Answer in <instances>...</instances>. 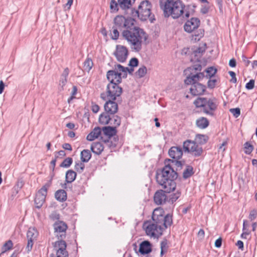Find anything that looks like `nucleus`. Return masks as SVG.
<instances>
[{
    "label": "nucleus",
    "instance_id": "f257e3e1",
    "mask_svg": "<svg viewBox=\"0 0 257 257\" xmlns=\"http://www.w3.org/2000/svg\"><path fill=\"white\" fill-rule=\"evenodd\" d=\"M134 18L117 15L113 19V24L126 40L133 51L138 52L142 48V44L147 39L146 33L143 30L135 26Z\"/></svg>",
    "mask_w": 257,
    "mask_h": 257
},
{
    "label": "nucleus",
    "instance_id": "f03ea898",
    "mask_svg": "<svg viewBox=\"0 0 257 257\" xmlns=\"http://www.w3.org/2000/svg\"><path fill=\"white\" fill-rule=\"evenodd\" d=\"M160 6L163 11L165 17L171 16L174 19L180 17L186 19L190 16V12L180 1L160 0Z\"/></svg>",
    "mask_w": 257,
    "mask_h": 257
},
{
    "label": "nucleus",
    "instance_id": "7ed1b4c3",
    "mask_svg": "<svg viewBox=\"0 0 257 257\" xmlns=\"http://www.w3.org/2000/svg\"><path fill=\"white\" fill-rule=\"evenodd\" d=\"M178 174L170 164L166 165L160 171H157L156 181L161 187L168 193L174 191L176 187L175 180Z\"/></svg>",
    "mask_w": 257,
    "mask_h": 257
},
{
    "label": "nucleus",
    "instance_id": "20e7f679",
    "mask_svg": "<svg viewBox=\"0 0 257 257\" xmlns=\"http://www.w3.org/2000/svg\"><path fill=\"white\" fill-rule=\"evenodd\" d=\"M168 218L166 223H157L153 220L147 221L144 223L143 227L145 229L147 235L154 238H158L163 234V232L169 226H171V220Z\"/></svg>",
    "mask_w": 257,
    "mask_h": 257
},
{
    "label": "nucleus",
    "instance_id": "39448f33",
    "mask_svg": "<svg viewBox=\"0 0 257 257\" xmlns=\"http://www.w3.org/2000/svg\"><path fill=\"white\" fill-rule=\"evenodd\" d=\"M204 77V73H198L189 74L185 80V83L187 85H191L190 88L191 93L193 95H199L202 94L205 90V86L198 81Z\"/></svg>",
    "mask_w": 257,
    "mask_h": 257
},
{
    "label": "nucleus",
    "instance_id": "423d86ee",
    "mask_svg": "<svg viewBox=\"0 0 257 257\" xmlns=\"http://www.w3.org/2000/svg\"><path fill=\"white\" fill-rule=\"evenodd\" d=\"M194 104L197 107H202L204 113L211 116L213 115L217 106L214 99L204 97H198L194 101Z\"/></svg>",
    "mask_w": 257,
    "mask_h": 257
},
{
    "label": "nucleus",
    "instance_id": "0eeeda50",
    "mask_svg": "<svg viewBox=\"0 0 257 257\" xmlns=\"http://www.w3.org/2000/svg\"><path fill=\"white\" fill-rule=\"evenodd\" d=\"M152 5L148 1L142 2L139 6L138 10H133L132 15L133 17H138L142 21H146L148 19L152 20L151 17Z\"/></svg>",
    "mask_w": 257,
    "mask_h": 257
},
{
    "label": "nucleus",
    "instance_id": "6e6552de",
    "mask_svg": "<svg viewBox=\"0 0 257 257\" xmlns=\"http://www.w3.org/2000/svg\"><path fill=\"white\" fill-rule=\"evenodd\" d=\"M106 77L109 82L119 84L121 82L122 78L126 77V74L124 67L117 64L114 65L113 70L107 71Z\"/></svg>",
    "mask_w": 257,
    "mask_h": 257
},
{
    "label": "nucleus",
    "instance_id": "1a4fd4ad",
    "mask_svg": "<svg viewBox=\"0 0 257 257\" xmlns=\"http://www.w3.org/2000/svg\"><path fill=\"white\" fill-rule=\"evenodd\" d=\"M119 84L109 82L107 85L105 92L100 95V97L105 100L106 98L115 100L117 97H119L122 93V89L118 85Z\"/></svg>",
    "mask_w": 257,
    "mask_h": 257
},
{
    "label": "nucleus",
    "instance_id": "9d476101",
    "mask_svg": "<svg viewBox=\"0 0 257 257\" xmlns=\"http://www.w3.org/2000/svg\"><path fill=\"white\" fill-rule=\"evenodd\" d=\"M183 149L185 152L191 153L195 157L200 156L202 153V148L195 142L187 140L183 143Z\"/></svg>",
    "mask_w": 257,
    "mask_h": 257
},
{
    "label": "nucleus",
    "instance_id": "9b49d317",
    "mask_svg": "<svg viewBox=\"0 0 257 257\" xmlns=\"http://www.w3.org/2000/svg\"><path fill=\"white\" fill-rule=\"evenodd\" d=\"M170 218L171 220V225L173 223L172 215L170 214H164V210L161 208L158 207L154 209L152 214V220L155 222L157 223H166L167 219Z\"/></svg>",
    "mask_w": 257,
    "mask_h": 257
},
{
    "label": "nucleus",
    "instance_id": "f8f14e48",
    "mask_svg": "<svg viewBox=\"0 0 257 257\" xmlns=\"http://www.w3.org/2000/svg\"><path fill=\"white\" fill-rule=\"evenodd\" d=\"M53 247L56 250L57 257H68V252L66 250V243L63 239L55 242Z\"/></svg>",
    "mask_w": 257,
    "mask_h": 257
},
{
    "label": "nucleus",
    "instance_id": "ddd939ff",
    "mask_svg": "<svg viewBox=\"0 0 257 257\" xmlns=\"http://www.w3.org/2000/svg\"><path fill=\"white\" fill-rule=\"evenodd\" d=\"M55 235L58 239H64L66 237L67 224L63 221H57L54 224Z\"/></svg>",
    "mask_w": 257,
    "mask_h": 257
},
{
    "label": "nucleus",
    "instance_id": "4468645a",
    "mask_svg": "<svg viewBox=\"0 0 257 257\" xmlns=\"http://www.w3.org/2000/svg\"><path fill=\"white\" fill-rule=\"evenodd\" d=\"M114 55L118 61L124 62L127 57L128 50L125 46L119 45H117Z\"/></svg>",
    "mask_w": 257,
    "mask_h": 257
},
{
    "label": "nucleus",
    "instance_id": "2eb2a0df",
    "mask_svg": "<svg viewBox=\"0 0 257 257\" xmlns=\"http://www.w3.org/2000/svg\"><path fill=\"white\" fill-rule=\"evenodd\" d=\"M38 235L37 230L34 228H30L27 231V237L28 239V243L26 246V249L28 252L31 250L34 241L36 239Z\"/></svg>",
    "mask_w": 257,
    "mask_h": 257
},
{
    "label": "nucleus",
    "instance_id": "dca6fc26",
    "mask_svg": "<svg viewBox=\"0 0 257 257\" xmlns=\"http://www.w3.org/2000/svg\"><path fill=\"white\" fill-rule=\"evenodd\" d=\"M200 24V21L199 19L192 18L185 23L184 26V30L186 32L191 33L199 27Z\"/></svg>",
    "mask_w": 257,
    "mask_h": 257
},
{
    "label": "nucleus",
    "instance_id": "f3484780",
    "mask_svg": "<svg viewBox=\"0 0 257 257\" xmlns=\"http://www.w3.org/2000/svg\"><path fill=\"white\" fill-rule=\"evenodd\" d=\"M104 108L105 111L112 115L117 112L118 105L114 100L109 99L104 104Z\"/></svg>",
    "mask_w": 257,
    "mask_h": 257
},
{
    "label": "nucleus",
    "instance_id": "a211bd4d",
    "mask_svg": "<svg viewBox=\"0 0 257 257\" xmlns=\"http://www.w3.org/2000/svg\"><path fill=\"white\" fill-rule=\"evenodd\" d=\"M168 193L165 191V190H161L157 191L154 196V200L156 204L161 205L166 202L167 200V195L165 193Z\"/></svg>",
    "mask_w": 257,
    "mask_h": 257
},
{
    "label": "nucleus",
    "instance_id": "6ab92c4d",
    "mask_svg": "<svg viewBox=\"0 0 257 257\" xmlns=\"http://www.w3.org/2000/svg\"><path fill=\"white\" fill-rule=\"evenodd\" d=\"M169 155L174 159H180L183 155L182 149L179 147H172L169 151Z\"/></svg>",
    "mask_w": 257,
    "mask_h": 257
},
{
    "label": "nucleus",
    "instance_id": "aec40b11",
    "mask_svg": "<svg viewBox=\"0 0 257 257\" xmlns=\"http://www.w3.org/2000/svg\"><path fill=\"white\" fill-rule=\"evenodd\" d=\"M139 251L142 254L149 253L152 251V244L148 240L142 242L140 245Z\"/></svg>",
    "mask_w": 257,
    "mask_h": 257
},
{
    "label": "nucleus",
    "instance_id": "412c9836",
    "mask_svg": "<svg viewBox=\"0 0 257 257\" xmlns=\"http://www.w3.org/2000/svg\"><path fill=\"white\" fill-rule=\"evenodd\" d=\"M69 69L68 68H66L61 75L58 88L60 91L64 90V86L67 82V77L69 75Z\"/></svg>",
    "mask_w": 257,
    "mask_h": 257
},
{
    "label": "nucleus",
    "instance_id": "4be33fe9",
    "mask_svg": "<svg viewBox=\"0 0 257 257\" xmlns=\"http://www.w3.org/2000/svg\"><path fill=\"white\" fill-rule=\"evenodd\" d=\"M102 131L99 127H95L93 131L90 133L87 136V140L92 141L95 139L98 138L101 133Z\"/></svg>",
    "mask_w": 257,
    "mask_h": 257
},
{
    "label": "nucleus",
    "instance_id": "5701e85b",
    "mask_svg": "<svg viewBox=\"0 0 257 257\" xmlns=\"http://www.w3.org/2000/svg\"><path fill=\"white\" fill-rule=\"evenodd\" d=\"M104 149L103 145L100 142L93 143L91 146V151L97 155L101 153Z\"/></svg>",
    "mask_w": 257,
    "mask_h": 257
},
{
    "label": "nucleus",
    "instance_id": "b1692460",
    "mask_svg": "<svg viewBox=\"0 0 257 257\" xmlns=\"http://www.w3.org/2000/svg\"><path fill=\"white\" fill-rule=\"evenodd\" d=\"M120 123V117L118 115L112 114L110 117V120H109V123L107 124L110 125L112 127H115V128H116L117 127L119 126Z\"/></svg>",
    "mask_w": 257,
    "mask_h": 257
},
{
    "label": "nucleus",
    "instance_id": "393cba45",
    "mask_svg": "<svg viewBox=\"0 0 257 257\" xmlns=\"http://www.w3.org/2000/svg\"><path fill=\"white\" fill-rule=\"evenodd\" d=\"M101 131L105 136H108L109 138L115 136L117 133L115 127L111 126H104Z\"/></svg>",
    "mask_w": 257,
    "mask_h": 257
},
{
    "label": "nucleus",
    "instance_id": "a878e982",
    "mask_svg": "<svg viewBox=\"0 0 257 257\" xmlns=\"http://www.w3.org/2000/svg\"><path fill=\"white\" fill-rule=\"evenodd\" d=\"M111 114L105 111L100 114L99 117V122L101 124H107L110 120V117Z\"/></svg>",
    "mask_w": 257,
    "mask_h": 257
},
{
    "label": "nucleus",
    "instance_id": "bb28decb",
    "mask_svg": "<svg viewBox=\"0 0 257 257\" xmlns=\"http://www.w3.org/2000/svg\"><path fill=\"white\" fill-rule=\"evenodd\" d=\"M136 0H117L119 6L122 10H126L131 8Z\"/></svg>",
    "mask_w": 257,
    "mask_h": 257
},
{
    "label": "nucleus",
    "instance_id": "cd10ccee",
    "mask_svg": "<svg viewBox=\"0 0 257 257\" xmlns=\"http://www.w3.org/2000/svg\"><path fill=\"white\" fill-rule=\"evenodd\" d=\"M209 122L208 120L204 117H201L197 119L196 121L197 126L200 128L204 129L209 125Z\"/></svg>",
    "mask_w": 257,
    "mask_h": 257
},
{
    "label": "nucleus",
    "instance_id": "c85d7f7f",
    "mask_svg": "<svg viewBox=\"0 0 257 257\" xmlns=\"http://www.w3.org/2000/svg\"><path fill=\"white\" fill-rule=\"evenodd\" d=\"M56 199L61 202L65 201L67 199V193L64 190L57 191L55 194Z\"/></svg>",
    "mask_w": 257,
    "mask_h": 257
},
{
    "label": "nucleus",
    "instance_id": "c756f323",
    "mask_svg": "<svg viewBox=\"0 0 257 257\" xmlns=\"http://www.w3.org/2000/svg\"><path fill=\"white\" fill-rule=\"evenodd\" d=\"M76 177V173L72 170H69L66 173V182L68 183L73 182Z\"/></svg>",
    "mask_w": 257,
    "mask_h": 257
},
{
    "label": "nucleus",
    "instance_id": "7c9ffc66",
    "mask_svg": "<svg viewBox=\"0 0 257 257\" xmlns=\"http://www.w3.org/2000/svg\"><path fill=\"white\" fill-rule=\"evenodd\" d=\"M202 69V66L200 64H196L190 67L187 70H185L186 73L189 72L190 74L193 73V74H196L198 73H201L200 71Z\"/></svg>",
    "mask_w": 257,
    "mask_h": 257
},
{
    "label": "nucleus",
    "instance_id": "2f4dec72",
    "mask_svg": "<svg viewBox=\"0 0 257 257\" xmlns=\"http://www.w3.org/2000/svg\"><path fill=\"white\" fill-rule=\"evenodd\" d=\"M91 157V154L89 150H83L81 152V160L82 162H88Z\"/></svg>",
    "mask_w": 257,
    "mask_h": 257
},
{
    "label": "nucleus",
    "instance_id": "473e14b6",
    "mask_svg": "<svg viewBox=\"0 0 257 257\" xmlns=\"http://www.w3.org/2000/svg\"><path fill=\"white\" fill-rule=\"evenodd\" d=\"M45 197H44L43 196H40V195H36V197L35 199V203L36 207L38 208H41L43 203L45 201Z\"/></svg>",
    "mask_w": 257,
    "mask_h": 257
},
{
    "label": "nucleus",
    "instance_id": "72a5a7b5",
    "mask_svg": "<svg viewBox=\"0 0 257 257\" xmlns=\"http://www.w3.org/2000/svg\"><path fill=\"white\" fill-rule=\"evenodd\" d=\"M217 72V69L213 67H210L205 70L206 75L204 77L207 78H211Z\"/></svg>",
    "mask_w": 257,
    "mask_h": 257
},
{
    "label": "nucleus",
    "instance_id": "f704fd0d",
    "mask_svg": "<svg viewBox=\"0 0 257 257\" xmlns=\"http://www.w3.org/2000/svg\"><path fill=\"white\" fill-rule=\"evenodd\" d=\"M50 186V183H46L37 193V195H40V196H43L44 197H46L47 194V190Z\"/></svg>",
    "mask_w": 257,
    "mask_h": 257
},
{
    "label": "nucleus",
    "instance_id": "c9c22d12",
    "mask_svg": "<svg viewBox=\"0 0 257 257\" xmlns=\"http://www.w3.org/2000/svg\"><path fill=\"white\" fill-rule=\"evenodd\" d=\"M204 36V30L202 29H199L195 31L194 34L192 35V40L195 41H198Z\"/></svg>",
    "mask_w": 257,
    "mask_h": 257
},
{
    "label": "nucleus",
    "instance_id": "e433bc0d",
    "mask_svg": "<svg viewBox=\"0 0 257 257\" xmlns=\"http://www.w3.org/2000/svg\"><path fill=\"white\" fill-rule=\"evenodd\" d=\"M93 62L90 58H87L84 62L83 68L85 71L89 72L93 66Z\"/></svg>",
    "mask_w": 257,
    "mask_h": 257
},
{
    "label": "nucleus",
    "instance_id": "4c0bfd02",
    "mask_svg": "<svg viewBox=\"0 0 257 257\" xmlns=\"http://www.w3.org/2000/svg\"><path fill=\"white\" fill-rule=\"evenodd\" d=\"M118 30V28H116L114 25L113 26L112 30L110 31V36L112 39L115 40L118 39L119 36Z\"/></svg>",
    "mask_w": 257,
    "mask_h": 257
},
{
    "label": "nucleus",
    "instance_id": "58836bf2",
    "mask_svg": "<svg viewBox=\"0 0 257 257\" xmlns=\"http://www.w3.org/2000/svg\"><path fill=\"white\" fill-rule=\"evenodd\" d=\"M193 174V167L190 166H188L183 172V177L184 179H187L191 177Z\"/></svg>",
    "mask_w": 257,
    "mask_h": 257
},
{
    "label": "nucleus",
    "instance_id": "ea45409f",
    "mask_svg": "<svg viewBox=\"0 0 257 257\" xmlns=\"http://www.w3.org/2000/svg\"><path fill=\"white\" fill-rule=\"evenodd\" d=\"M244 153L247 155H249L253 151L254 147L248 142H247L244 144Z\"/></svg>",
    "mask_w": 257,
    "mask_h": 257
},
{
    "label": "nucleus",
    "instance_id": "a19ab883",
    "mask_svg": "<svg viewBox=\"0 0 257 257\" xmlns=\"http://www.w3.org/2000/svg\"><path fill=\"white\" fill-rule=\"evenodd\" d=\"M169 161L171 162V164H170V165L172 167H173V166H175L176 167V171L178 170L181 169L182 167V163L181 161H178L176 159L175 160H169Z\"/></svg>",
    "mask_w": 257,
    "mask_h": 257
},
{
    "label": "nucleus",
    "instance_id": "79ce46f5",
    "mask_svg": "<svg viewBox=\"0 0 257 257\" xmlns=\"http://www.w3.org/2000/svg\"><path fill=\"white\" fill-rule=\"evenodd\" d=\"M161 255H163L165 252L167 251L168 243L166 239H164L161 242Z\"/></svg>",
    "mask_w": 257,
    "mask_h": 257
},
{
    "label": "nucleus",
    "instance_id": "37998d69",
    "mask_svg": "<svg viewBox=\"0 0 257 257\" xmlns=\"http://www.w3.org/2000/svg\"><path fill=\"white\" fill-rule=\"evenodd\" d=\"M13 247V242L11 240H9L5 243L2 247V253H4L7 250L11 249Z\"/></svg>",
    "mask_w": 257,
    "mask_h": 257
},
{
    "label": "nucleus",
    "instance_id": "c03bdc74",
    "mask_svg": "<svg viewBox=\"0 0 257 257\" xmlns=\"http://www.w3.org/2000/svg\"><path fill=\"white\" fill-rule=\"evenodd\" d=\"M73 162L71 158L68 157L66 158L60 164L61 167L68 168L70 166Z\"/></svg>",
    "mask_w": 257,
    "mask_h": 257
},
{
    "label": "nucleus",
    "instance_id": "a18cd8bd",
    "mask_svg": "<svg viewBox=\"0 0 257 257\" xmlns=\"http://www.w3.org/2000/svg\"><path fill=\"white\" fill-rule=\"evenodd\" d=\"M196 141L199 144H205L207 142V137L203 135H197L196 136Z\"/></svg>",
    "mask_w": 257,
    "mask_h": 257
},
{
    "label": "nucleus",
    "instance_id": "49530a36",
    "mask_svg": "<svg viewBox=\"0 0 257 257\" xmlns=\"http://www.w3.org/2000/svg\"><path fill=\"white\" fill-rule=\"evenodd\" d=\"M118 3H117L115 0H111L110 9L112 11L117 12L118 11Z\"/></svg>",
    "mask_w": 257,
    "mask_h": 257
},
{
    "label": "nucleus",
    "instance_id": "de8ad7c7",
    "mask_svg": "<svg viewBox=\"0 0 257 257\" xmlns=\"http://www.w3.org/2000/svg\"><path fill=\"white\" fill-rule=\"evenodd\" d=\"M85 165L82 162H76L75 169L79 173H81L84 170Z\"/></svg>",
    "mask_w": 257,
    "mask_h": 257
},
{
    "label": "nucleus",
    "instance_id": "09e8293b",
    "mask_svg": "<svg viewBox=\"0 0 257 257\" xmlns=\"http://www.w3.org/2000/svg\"><path fill=\"white\" fill-rule=\"evenodd\" d=\"M147 71V68L143 66L139 69L136 73L140 78H142L146 75Z\"/></svg>",
    "mask_w": 257,
    "mask_h": 257
},
{
    "label": "nucleus",
    "instance_id": "8fccbe9b",
    "mask_svg": "<svg viewBox=\"0 0 257 257\" xmlns=\"http://www.w3.org/2000/svg\"><path fill=\"white\" fill-rule=\"evenodd\" d=\"M229 110L235 118L238 117L240 114V110L239 108H231Z\"/></svg>",
    "mask_w": 257,
    "mask_h": 257
},
{
    "label": "nucleus",
    "instance_id": "3c124183",
    "mask_svg": "<svg viewBox=\"0 0 257 257\" xmlns=\"http://www.w3.org/2000/svg\"><path fill=\"white\" fill-rule=\"evenodd\" d=\"M217 82V80L215 78H209V80L207 82L208 87L209 88H213Z\"/></svg>",
    "mask_w": 257,
    "mask_h": 257
},
{
    "label": "nucleus",
    "instance_id": "603ef678",
    "mask_svg": "<svg viewBox=\"0 0 257 257\" xmlns=\"http://www.w3.org/2000/svg\"><path fill=\"white\" fill-rule=\"evenodd\" d=\"M180 197V193L177 192L176 193H174L170 196V198L169 199V201L171 203H173L175 202L178 198Z\"/></svg>",
    "mask_w": 257,
    "mask_h": 257
},
{
    "label": "nucleus",
    "instance_id": "864d4df0",
    "mask_svg": "<svg viewBox=\"0 0 257 257\" xmlns=\"http://www.w3.org/2000/svg\"><path fill=\"white\" fill-rule=\"evenodd\" d=\"M256 216L257 210L256 209H254L250 211L248 218L251 221L254 220Z\"/></svg>",
    "mask_w": 257,
    "mask_h": 257
},
{
    "label": "nucleus",
    "instance_id": "5fc2aeb1",
    "mask_svg": "<svg viewBox=\"0 0 257 257\" xmlns=\"http://www.w3.org/2000/svg\"><path fill=\"white\" fill-rule=\"evenodd\" d=\"M50 218L53 221L59 220L60 218V215L57 212L54 211L50 215Z\"/></svg>",
    "mask_w": 257,
    "mask_h": 257
},
{
    "label": "nucleus",
    "instance_id": "6e6d98bb",
    "mask_svg": "<svg viewBox=\"0 0 257 257\" xmlns=\"http://www.w3.org/2000/svg\"><path fill=\"white\" fill-rule=\"evenodd\" d=\"M139 61L137 58H132L129 62V66L131 67H136L138 65Z\"/></svg>",
    "mask_w": 257,
    "mask_h": 257
},
{
    "label": "nucleus",
    "instance_id": "4d7b16f0",
    "mask_svg": "<svg viewBox=\"0 0 257 257\" xmlns=\"http://www.w3.org/2000/svg\"><path fill=\"white\" fill-rule=\"evenodd\" d=\"M254 86V80L251 79L246 84L245 87L248 90H250L253 88Z\"/></svg>",
    "mask_w": 257,
    "mask_h": 257
},
{
    "label": "nucleus",
    "instance_id": "13d9d810",
    "mask_svg": "<svg viewBox=\"0 0 257 257\" xmlns=\"http://www.w3.org/2000/svg\"><path fill=\"white\" fill-rule=\"evenodd\" d=\"M73 3V0H67V3L64 6L65 11L69 10Z\"/></svg>",
    "mask_w": 257,
    "mask_h": 257
},
{
    "label": "nucleus",
    "instance_id": "bf43d9fd",
    "mask_svg": "<svg viewBox=\"0 0 257 257\" xmlns=\"http://www.w3.org/2000/svg\"><path fill=\"white\" fill-rule=\"evenodd\" d=\"M205 51V49L204 47H198L194 52L195 55L197 56L198 54H202Z\"/></svg>",
    "mask_w": 257,
    "mask_h": 257
},
{
    "label": "nucleus",
    "instance_id": "052dcab7",
    "mask_svg": "<svg viewBox=\"0 0 257 257\" xmlns=\"http://www.w3.org/2000/svg\"><path fill=\"white\" fill-rule=\"evenodd\" d=\"M55 153L57 154V155H56V154L55 155L56 158H57L59 157L62 158L66 156V153H65V151L63 150H61L59 152H56Z\"/></svg>",
    "mask_w": 257,
    "mask_h": 257
},
{
    "label": "nucleus",
    "instance_id": "680f3d73",
    "mask_svg": "<svg viewBox=\"0 0 257 257\" xmlns=\"http://www.w3.org/2000/svg\"><path fill=\"white\" fill-rule=\"evenodd\" d=\"M229 74L231 77V81L233 83H236V78L235 77V73L233 71H229L228 72Z\"/></svg>",
    "mask_w": 257,
    "mask_h": 257
},
{
    "label": "nucleus",
    "instance_id": "e2e57ef3",
    "mask_svg": "<svg viewBox=\"0 0 257 257\" xmlns=\"http://www.w3.org/2000/svg\"><path fill=\"white\" fill-rule=\"evenodd\" d=\"M91 110L94 113H97L99 110V106L96 104H92Z\"/></svg>",
    "mask_w": 257,
    "mask_h": 257
},
{
    "label": "nucleus",
    "instance_id": "0e129e2a",
    "mask_svg": "<svg viewBox=\"0 0 257 257\" xmlns=\"http://www.w3.org/2000/svg\"><path fill=\"white\" fill-rule=\"evenodd\" d=\"M62 148L66 150L69 151H71L72 150V147L70 144L68 143H65L63 144Z\"/></svg>",
    "mask_w": 257,
    "mask_h": 257
},
{
    "label": "nucleus",
    "instance_id": "69168bd1",
    "mask_svg": "<svg viewBox=\"0 0 257 257\" xmlns=\"http://www.w3.org/2000/svg\"><path fill=\"white\" fill-rule=\"evenodd\" d=\"M205 232L203 229H200L198 232V237L200 239H202L204 237Z\"/></svg>",
    "mask_w": 257,
    "mask_h": 257
},
{
    "label": "nucleus",
    "instance_id": "338daca9",
    "mask_svg": "<svg viewBox=\"0 0 257 257\" xmlns=\"http://www.w3.org/2000/svg\"><path fill=\"white\" fill-rule=\"evenodd\" d=\"M222 244V239L221 237H219L216 240L215 242V246L216 247L219 248L221 247Z\"/></svg>",
    "mask_w": 257,
    "mask_h": 257
},
{
    "label": "nucleus",
    "instance_id": "774afa93",
    "mask_svg": "<svg viewBox=\"0 0 257 257\" xmlns=\"http://www.w3.org/2000/svg\"><path fill=\"white\" fill-rule=\"evenodd\" d=\"M227 141H224L222 144L221 145L219 146V151H222V152H224L225 150V148L224 147L227 144Z\"/></svg>",
    "mask_w": 257,
    "mask_h": 257
}]
</instances>
